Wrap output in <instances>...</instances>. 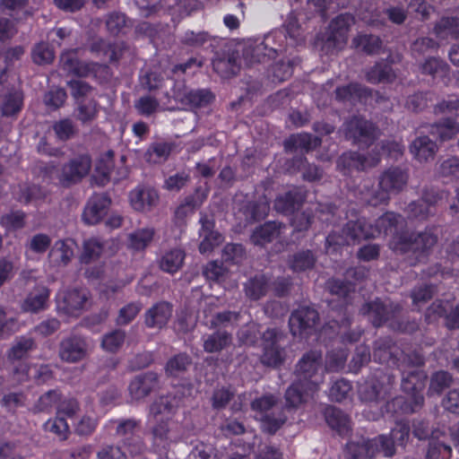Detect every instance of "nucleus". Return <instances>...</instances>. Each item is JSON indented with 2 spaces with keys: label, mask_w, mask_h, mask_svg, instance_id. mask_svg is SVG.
Here are the masks:
<instances>
[{
  "label": "nucleus",
  "mask_w": 459,
  "mask_h": 459,
  "mask_svg": "<svg viewBox=\"0 0 459 459\" xmlns=\"http://www.w3.org/2000/svg\"><path fill=\"white\" fill-rule=\"evenodd\" d=\"M402 222V216L394 212H386L380 216L376 224L369 223L366 218L359 217L350 220L338 235L335 231L326 238V252L332 254L337 251L338 247L356 244L361 240L375 238L381 233L390 235L396 230Z\"/></svg>",
  "instance_id": "f257e3e1"
},
{
  "label": "nucleus",
  "mask_w": 459,
  "mask_h": 459,
  "mask_svg": "<svg viewBox=\"0 0 459 459\" xmlns=\"http://www.w3.org/2000/svg\"><path fill=\"white\" fill-rule=\"evenodd\" d=\"M179 407V399L171 394L156 398L150 405L148 420L152 424V433L156 440L177 442L180 434L172 420Z\"/></svg>",
  "instance_id": "f03ea898"
},
{
  "label": "nucleus",
  "mask_w": 459,
  "mask_h": 459,
  "mask_svg": "<svg viewBox=\"0 0 459 459\" xmlns=\"http://www.w3.org/2000/svg\"><path fill=\"white\" fill-rule=\"evenodd\" d=\"M402 388L408 394L407 398L403 396L395 397L385 404L386 412L393 414L411 413L420 408L424 403L422 394L426 383V375L418 368L402 369Z\"/></svg>",
  "instance_id": "7ed1b4c3"
},
{
  "label": "nucleus",
  "mask_w": 459,
  "mask_h": 459,
  "mask_svg": "<svg viewBox=\"0 0 459 459\" xmlns=\"http://www.w3.org/2000/svg\"><path fill=\"white\" fill-rule=\"evenodd\" d=\"M408 181L407 172L399 167H391L379 177L377 189L371 188L369 181H364L359 189L361 199L370 205L386 204L392 194H397L403 189Z\"/></svg>",
  "instance_id": "20e7f679"
},
{
  "label": "nucleus",
  "mask_w": 459,
  "mask_h": 459,
  "mask_svg": "<svg viewBox=\"0 0 459 459\" xmlns=\"http://www.w3.org/2000/svg\"><path fill=\"white\" fill-rule=\"evenodd\" d=\"M404 220L402 217V222L398 225L396 230H393L391 239L389 240V247L394 252L402 254L412 252L415 254H424L433 247L437 238L430 231H424L414 234L408 233L403 230Z\"/></svg>",
  "instance_id": "39448f33"
},
{
  "label": "nucleus",
  "mask_w": 459,
  "mask_h": 459,
  "mask_svg": "<svg viewBox=\"0 0 459 459\" xmlns=\"http://www.w3.org/2000/svg\"><path fill=\"white\" fill-rule=\"evenodd\" d=\"M278 401L273 394H264L251 403V409L260 421L262 430L271 435L276 433L287 420L284 410L277 408Z\"/></svg>",
  "instance_id": "423d86ee"
},
{
  "label": "nucleus",
  "mask_w": 459,
  "mask_h": 459,
  "mask_svg": "<svg viewBox=\"0 0 459 459\" xmlns=\"http://www.w3.org/2000/svg\"><path fill=\"white\" fill-rule=\"evenodd\" d=\"M322 352L310 351L305 353L296 366L299 380L306 383V392L316 393L324 381Z\"/></svg>",
  "instance_id": "0eeeda50"
},
{
  "label": "nucleus",
  "mask_w": 459,
  "mask_h": 459,
  "mask_svg": "<svg viewBox=\"0 0 459 459\" xmlns=\"http://www.w3.org/2000/svg\"><path fill=\"white\" fill-rule=\"evenodd\" d=\"M354 22V17L349 13H342L333 19L325 32L323 50L333 53L344 48L348 41V33Z\"/></svg>",
  "instance_id": "6e6552de"
},
{
  "label": "nucleus",
  "mask_w": 459,
  "mask_h": 459,
  "mask_svg": "<svg viewBox=\"0 0 459 459\" xmlns=\"http://www.w3.org/2000/svg\"><path fill=\"white\" fill-rule=\"evenodd\" d=\"M91 160L88 155H81L74 158L65 164L60 169L55 166H49L51 177H56L58 183L68 187L80 182L90 172Z\"/></svg>",
  "instance_id": "1a4fd4ad"
},
{
  "label": "nucleus",
  "mask_w": 459,
  "mask_h": 459,
  "mask_svg": "<svg viewBox=\"0 0 459 459\" xmlns=\"http://www.w3.org/2000/svg\"><path fill=\"white\" fill-rule=\"evenodd\" d=\"M376 453L385 456L394 455V446L384 435L361 443L350 442L346 446V459H371Z\"/></svg>",
  "instance_id": "9d476101"
},
{
  "label": "nucleus",
  "mask_w": 459,
  "mask_h": 459,
  "mask_svg": "<svg viewBox=\"0 0 459 459\" xmlns=\"http://www.w3.org/2000/svg\"><path fill=\"white\" fill-rule=\"evenodd\" d=\"M59 314L78 317L89 306L90 293L86 289L61 290L56 295Z\"/></svg>",
  "instance_id": "9b49d317"
},
{
  "label": "nucleus",
  "mask_w": 459,
  "mask_h": 459,
  "mask_svg": "<svg viewBox=\"0 0 459 459\" xmlns=\"http://www.w3.org/2000/svg\"><path fill=\"white\" fill-rule=\"evenodd\" d=\"M283 333L276 328L267 329L263 333V354L261 362L268 367H278L285 359V351L280 342Z\"/></svg>",
  "instance_id": "f8f14e48"
},
{
  "label": "nucleus",
  "mask_w": 459,
  "mask_h": 459,
  "mask_svg": "<svg viewBox=\"0 0 459 459\" xmlns=\"http://www.w3.org/2000/svg\"><path fill=\"white\" fill-rule=\"evenodd\" d=\"M78 50H68L61 55L60 62L65 71L78 76H98V74H108V67L98 63L82 62L77 56Z\"/></svg>",
  "instance_id": "ddd939ff"
},
{
  "label": "nucleus",
  "mask_w": 459,
  "mask_h": 459,
  "mask_svg": "<svg viewBox=\"0 0 459 459\" xmlns=\"http://www.w3.org/2000/svg\"><path fill=\"white\" fill-rule=\"evenodd\" d=\"M381 160V153L378 146L371 151L368 156L365 157L358 152H350L343 153L337 161V168L345 173L346 169H355L364 170L376 167Z\"/></svg>",
  "instance_id": "4468645a"
},
{
  "label": "nucleus",
  "mask_w": 459,
  "mask_h": 459,
  "mask_svg": "<svg viewBox=\"0 0 459 459\" xmlns=\"http://www.w3.org/2000/svg\"><path fill=\"white\" fill-rule=\"evenodd\" d=\"M346 138L352 139L355 143L371 142L377 136L376 126L369 121L353 117L343 125Z\"/></svg>",
  "instance_id": "2eb2a0df"
},
{
  "label": "nucleus",
  "mask_w": 459,
  "mask_h": 459,
  "mask_svg": "<svg viewBox=\"0 0 459 459\" xmlns=\"http://www.w3.org/2000/svg\"><path fill=\"white\" fill-rule=\"evenodd\" d=\"M448 194L445 191L434 190L426 192L421 199L408 205L407 212L410 217L424 220L434 213V206L441 200L446 199Z\"/></svg>",
  "instance_id": "dca6fc26"
},
{
  "label": "nucleus",
  "mask_w": 459,
  "mask_h": 459,
  "mask_svg": "<svg viewBox=\"0 0 459 459\" xmlns=\"http://www.w3.org/2000/svg\"><path fill=\"white\" fill-rule=\"evenodd\" d=\"M89 351L86 340L80 335H71L65 338L59 348V356L68 363H76L83 359Z\"/></svg>",
  "instance_id": "f3484780"
},
{
  "label": "nucleus",
  "mask_w": 459,
  "mask_h": 459,
  "mask_svg": "<svg viewBox=\"0 0 459 459\" xmlns=\"http://www.w3.org/2000/svg\"><path fill=\"white\" fill-rule=\"evenodd\" d=\"M160 386L159 376L152 371L136 376L129 384L128 391L132 400L140 401Z\"/></svg>",
  "instance_id": "a211bd4d"
},
{
  "label": "nucleus",
  "mask_w": 459,
  "mask_h": 459,
  "mask_svg": "<svg viewBox=\"0 0 459 459\" xmlns=\"http://www.w3.org/2000/svg\"><path fill=\"white\" fill-rule=\"evenodd\" d=\"M319 319L317 311L310 307H300L290 316L289 325L291 333L302 335L307 330L312 329Z\"/></svg>",
  "instance_id": "6ab92c4d"
},
{
  "label": "nucleus",
  "mask_w": 459,
  "mask_h": 459,
  "mask_svg": "<svg viewBox=\"0 0 459 459\" xmlns=\"http://www.w3.org/2000/svg\"><path fill=\"white\" fill-rule=\"evenodd\" d=\"M158 191L150 186L140 185L129 194L130 204L138 212H149L159 203Z\"/></svg>",
  "instance_id": "aec40b11"
},
{
  "label": "nucleus",
  "mask_w": 459,
  "mask_h": 459,
  "mask_svg": "<svg viewBox=\"0 0 459 459\" xmlns=\"http://www.w3.org/2000/svg\"><path fill=\"white\" fill-rule=\"evenodd\" d=\"M360 311L363 315L368 316V319L375 326H379L384 322L394 317L400 311V307L394 305L390 301L382 302L377 299L374 302L365 304Z\"/></svg>",
  "instance_id": "412c9836"
},
{
  "label": "nucleus",
  "mask_w": 459,
  "mask_h": 459,
  "mask_svg": "<svg viewBox=\"0 0 459 459\" xmlns=\"http://www.w3.org/2000/svg\"><path fill=\"white\" fill-rule=\"evenodd\" d=\"M394 383V377L384 375L377 382L367 383L361 386L359 393L365 401L380 402L391 395Z\"/></svg>",
  "instance_id": "4be33fe9"
},
{
  "label": "nucleus",
  "mask_w": 459,
  "mask_h": 459,
  "mask_svg": "<svg viewBox=\"0 0 459 459\" xmlns=\"http://www.w3.org/2000/svg\"><path fill=\"white\" fill-rule=\"evenodd\" d=\"M110 204L111 201L106 194L93 195L84 207L83 221L88 225L97 224L107 214Z\"/></svg>",
  "instance_id": "5701e85b"
},
{
  "label": "nucleus",
  "mask_w": 459,
  "mask_h": 459,
  "mask_svg": "<svg viewBox=\"0 0 459 459\" xmlns=\"http://www.w3.org/2000/svg\"><path fill=\"white\" fill-rule=\"evenodd\" d=\"M440 316L446 317V324L448 328L459 327V307H452L448 301H435L428 308L426 318L429 322H432Z\"/></svg>",
  "instance_id": "b1692460"
},
{
  "label": "nucleus",
  "mask_w": 459,
  "mask_h": 459,
  "mask_svg": "<svg viewBox=\"0 0 459 459\" xmlns=\"http://www.w3.org/2000/svg\"><path fill=\"white\" fill-rule=\"evenodd\" d=\"M199 222L201 229L199 230L200 238H202L199 245V251L202 254H207L219 246L222 241L221 235L213 230L214 221L205 214H201Z\"/></svg>",
  "instance_id": "393cba45"
},
{
  "label": "nucleus",
  "mask_w": 459,
  "mask_h": 459,
  "mask_svg": "<svg viewBox=\"0 0 459 459\" xmlns=\"http://www.w3.org/2000/svg\"><path fill=\"white\" fill-rule=\"evenodd\" d=\"M437 146L429 136H419L410 145V152L419 162H428L434 159Z\"/></svg>",
  "instance_id": "a878e982"
},
{
  "label": "nucleus",
  "mask_w": 459,
  "mask_h": 459,
  "mask_svg": "<svg viewBox=\"0 0 459 459\" xmlns=\"http://www.w3.org/2000/svg\"><path fill=\"white\" fill-rule=\"evenodd\" d=\"M172 315V307L168 302H159L147 310L145 324L150 328H162Z\"/></svg>",
  "instance_id": "bb28decb"
},
{
  "label": "nucleus",
  "mask_w": 459,
  "mask_h": 459,
  "mask_svg": "<svg viewBox=\"0 0 459 459\" xmlns=\"http://www.w3.org/2000/svg\"><path fill=\"white\" fill-rule=\"evenodd\" d=\"M74 243L71 239L57 240L52 247L48 259L53 266H65L74 256Z\"/></svg>",
  "instance_id": "cd10ccee"
},
{
  "label": "nucleus",
  "mask_w": 459,
  "mask_h": 459,
  "mask_svg": "<svg viewBox=\"0 0 459 459\" xmlns=\"http://www.w3.org/2000/svg\"><path fill=\"white\" fill-rule=\"evenodd\" d=\"M14 375L19 382L34 378L39 383H44L52 378V371L48 365L29 367L22 363L15 368Z\"/></svg>",
  "instance_id": "c85d7f7f"
},
{
  "label": "nucleus",
  "mask_w": 459,
  "mask_h": 459,
  "mask_svg": "<svg viewBox=\"0 0 459 459\" xmlns=\"http://www.w3.org/2000/svg\"><path fill=\"white\" fill-rule=\"evenodd\" d=\"M49 290L44 286H39L29 293L24 299L22 308L25 312L37 313L48 306Z\"/></svg>",
  "instance_id": "c756f323"
},
{
  "label": "nucleus",
  "mask_w": 459,
  "mask_h": 459,
  "mask_svg": "<svg viewBox=\"0 0 459 459\" xmlns=\"http://www.w3.org/2000/svg\"><path fill=\"white\" fill-rule=\"evenodd\" d=\"M325 418L328 426L336 430L339 435L345 436L350 432V419L338 408L333 406L326 407L325 410Z\"/></svg>",
  "instance_id": "7c9ffc66"
},
{
  "label": "nucleus",
  "mask_w": 459,
  "mask_h": 459,
  "mask_svg": "<svg viewBox=\"0 0 459 459\" xmlns=\"http://www.w3.org/2000/svg\"><path fill=\"white\" fill-rule=\"evenodd\" d=\"M444 434L439 430L431 431V439L429 443V449L426 459H450L452 456V447L440 437Z\"/></svg>",
  "instance_id": "2f4dec72"
},
{
  "label": "nucleus",
  "mask_w": 459,
  "mask_h": 459,
  "mask_svg": "<svg viewBox=\"0 0 459 459\" xmlns=\"http://www.w3.org/2000/svg\"><path fill=\"white\" fill-rule=\"evenodd\" d=\"M232 334L225 330H219L204 338V350L208 353H217L230 347Z\"/></svg>",
  "instance_id": "473e14b6"
},
{
  "label": "nucleus",
  "mask_w": 459,
  "mask_h": 459,
  "mask_svg": "<svg viewBox=\"0 0 459 459\" xmlns=\"http://www.w3.org/2000/svg\"><path fill=\"white\" fill-rule=\"evenodd\" d=\"M282 226L276 221H269L263 226L255 229L251 236V240L255 245H265L280 237Z\"/></svg>",
  "instance_id": "72a5a7b5"
},
{
  "label": "nucleus",
  "mask_w": 459,
  "mask_h": 459,
  "mask_svg": "<svg viewBox=\"0 0 459 459\" xmlns=\"http://www.w3.org/2000/svg\"><path fill=\"white\" fill-rule=\"evenodd\" d=\"M321 143L318 137L307 133H300L290 135L285 142L284 147L287 151L302 150L308 152Z\"/></svg>",
  "instance_id": "f704fd0d"
},
{
  "label": "nucleus",
  "mask_w": 459,
  "mask_h": 459,
  "mask_svg": "<svg viewBox=\"0 0 459 459\" xmlns=\"http://www.w3.org/2000/svg\"><path fill=\"white\" fill-rule=\"evenodd\" d=\"M304 199L302 193L294 188L284 195H279L274 201V208L283 213H290L299 206Z\"/></svg>",
  "instance_id": "c9c22d12"
},
{
  "label": "nucleus",
  "mask_w": 459,
  "mask_h": 459,
  "mask_svg": "<svg viewBox=\"0 0 459 459\" xmlns=\"http://www.w3.org/2000/svg\"><path fill=\"white\" fill-rule=\"evenodd\" d=\"M175 144L171 142L160 141L152 143L144 153V160L149 163H160L169 158Z\"/></svg>",
  "instance_id": "e433bc0d"
},
{
  "label": "nucleus",
  "mask_w": 459,
  "mask_h": 459,
  "mask_svg": "<svg viewBox=\"0 0 459 459\" xmlns=\"http://www.w3.org/2000/svg\"><path fill=\"white\" fill-rule=\"evenodd\" d=\"M23 96L21 91H13L4 95L0 100V110L4 117L16 116L22 108Z\"/></svg>",
  "instance_id": "4c0bfd02"
},
{
  "label": "nucleus",
  "mask_w": 459,
  "mask_h": 459,
  "mask_svg": "<svg viewBox=\"0 0 459 459\" xmlns=\"http://www.w3.org/2000/svg\"><path fill=\"white\" fill-rule=\"evenodd\" d=\"M336 99L342 101H362L369 95V91L359 83H351L347 86L339 87L335 91Z\"/></svg>",
  "instance_id": "58836bf2"
},
{
  "label": "nucleus",
  "mask_w": 459,
  "mask_h": 459,
  "mask_svg": "<svg viewBox=\"0 0 459 459\" xmlns=\"http://www.w3.org/2000/svg\"><path fill=\"white\" fill-rule=\"evenodd\" d=\"M315 393L306 392V383L297 380L294 382L285 393V400L287 407L296 408L301 403L307 402V398Z\"/></svg>",
  "instance_id": "ea45409f"
},
{
  "label": "nucleus",
  "mask_w": 459,
  "mask_h": 459,
  "mask_svg": "<svg viewBox=\"0 0 459 459\" xmlns=\"http://www.w3.org/2000/svg\"><path fill=\"white\" fill-rule=\"evenodd\" d=\"M269 210V202L265 197H264L257 203L248 202L247 204L239 208V212L244 215L247 222H252L264 218L268 214Z\"/></svg>",
  "instance_id": "a19ab883"
},
{
  "label": "nucleus",
  "mask_w": 459,
  "mask_h": 459,
  "mask_svg": "<svg viewBox=\"0 0 459 459\" xmlns=\"http://www.w3.org/2000/svg\"><path fill=\"white\" fill-rule=\"evenodd\" d=\"M420 70L421 74L433 79H443L448 76L449 65L438 57H429L420 65Z\"/></svg>",
  "instance_id": "79ce46f5"
},
{
  "label": "nucleus",
  "mask_w": 459,
  "mask_h": 459,
  "mask_svg": "<svg viewBox=\"0 0 459 459\" xmlns=\"http://www.w3.org/2000/svg\"><path fill=\"white\" fill-rule=\"evenodd\" d=\"M395 77V73L390 65L383 62L377 63L366 74V79L370 83L391 82Z\"/></svg>",
  "instance_id": "37998d69"
},
{
  "label": "nucleus",
  "mask_w": 459,
  "mask_h": 459,
  "mask_svg": "<svg viewBox=\"0 0 459 459\" xmlns=\"http://www.w3.org/2000/svg\"><path fill=\"white\" fill-rule=\"evenodd\" d=\"M316 258L309 250H303L295 253L289 259V266L295 273L305 272L313 269Z\"/></svg>",
  "instance_id": "c03bdc74"
},
{
  "label": "nucleus",
  "mask_w": 459,
  "mask_h": 459,
  "mask_svg": "<svg viewBox=\"0 0 459 459\" xmlns=\"http://www.w3.org/2000/svg\"><path fill=\"white\" fill-rule=\"evenodd\" d=\"M184 259V251L179 248H174L169 252H166L161 256L160 261V267L164 272L174 273L181 268Z\"/></svg>",
  "instance_id": "a18cd8bd"
},
{
  "label": "nucleus",
  "mask_w": 459,
  "mask_h": 459,
  "mask_svg": "<svg viewBox=\"0 0 459 459\" xmlns=\"http://www.w3.org/2000/svg\"><path fill=\"white\" fill-rule=\"evenodd\" d=\"M35 342L30 337L21 336L15 339L13 346L9 350L7 356L11 360H19L27 357V355L35 349Z\"/></svg>",
  "instance_id": "49530a36"
},
{
  "label": "nucleus",
  "mask_w": 459,
  "mask_h": 459,
  "mask_svg": "<svg viewBox=\"0 0 459 459\" xmlns=\"http://www.w3.org/2000/svg\"><path fill=\"white\" fill-rule=\"evenodd\" d=\"M213 70L223 78L235 75L239 71V65L233 56L228 57H216L212 60Z\"/></svg>",
  "instance_id": "de8ad7c7"
},
{
  "label": "nucleus",
  "mask_w": 459,
  "mask_h": 459,
  "mask_svg": "<svg viewBox=\"0 0 459 459\" xmlns=\"http://www.w3.org/2000/svg\"><path fill=\"white\" fill-rule=\"evenodd\" d=\"M176 98L187 102L193 107H204L211 103L214 96L210 91L195 90L186 91L184 96L177 94Z\"/></svg>",
  "instance_id": "09e8293b"
},
{
  "label": "nucleus",
  "mask_w": 459,
  "mask_h": 459,
  "mask_svg": "<svg viewBox=\"0 0 459 459\" xmlns=\"http://www.w3.org/2000/svg\"><path fill=\"white\" fill-rule=\"evenodd\" d=\"M268 290V281L264 275H257L250 279L245 285L246 295L257 300L265 295Z\"/></svg>",
  "instance_id": "8fccbe9b"
},
{
  "label": "nucleus",
  "mask_w": 459,
  "mask_h": 459,
  "mask_svg": "<svg viewBox=\"0 0 459 459\" xmlns=\"http://www.w3.org/2000/svg\"><path fill=\"white\" fill-rule=\"evenodd\" d=\"M104 250V242L98 238H91L83 242L81 261L88 264L98 259Z\"/></svg>",
  "instance_id": "3c124183"
},
{
  "label": "nucleus",
  "mask_w": 459,
  "mask_h": 459,
  "mask_svg": "<svg viewBox=\"0 0 459 459\" xmlns=\"http://www.w3.org/2000/svg\"><path fill=\"white\" fill-rule=\"evenodd\" d=\"M352 45L368 54H376L381 48L382 41L375 35L359 34L352 39Z\"/></svg>",
  "instance_id": "603ef678"
},
{
  "label": "nucleus",
  "mask_w": 459,
  "mask_h": 459,
  "mask_svg": "<svg viewBox=\"0 0 459 459\" xmlns=\"http://www.w3.org/2000/svg\"><path fill=\"white\" fill-rule=\"evenodd\" d=\"M435 32L441 39L451 36L453 39H459V19L454 17L442 18L437 23Z\"/></svg>",
  "instance_id": "864d4df0"
},
{
  "label": "nucleus",
  "mask_w": 459,
  "mask_h": 459,
  "mask_svg": "<svg viewBox=\"0 0 459 459\" xmlns=\"http://www.w3.org/2000/svg\"><path fill=\"white\" fill-rule=\"evenodd\" d=\"M154 230L152 228L137 230L128 235V246L134 250L145 248L152 240Z\"/></svg>",
  "instance_id": "5fc2aeb1"
},
{
  "label": "nucleus",
  "mask_w": 459,
  "mask_h": 459,
  "mask_svg": "<svg viewBox=\"0 0 459 459\" xmlns=\"http://www.w3.org/2000/svg\"><path fill=\"white\" fill-rule=\"evenodd\" d=\"M191 364V359L186 353H179L169 359L166 364V374L178 377L184 373Z\"/></svg>",
  "instance_id": "6e6d98bb"
},
{
  "label": "nucleus",
  "mask_w": 459,
  "mask_h": 459,
  "mask_svg": "<svg viewBox=\"0 0 459 459\" xmlns=\"http://www.w3.org/2000/svg\"><path fill=\"white\" fill-rule=\"evenodd\" d=\"M60 393L57 390H49L42 394L33 407L34 412H49L54 407H57L60 400Z\"/></svg>",
  "instance_id": "4d7b16f0"
},
{
  "label": "nucleus",
  "mask_w": 459,
  "mask_h": 459,
  "mask_svg": "<svg viewBox=\"0 0 459 459\" xmlns=\"http://www.w3.org/2000/svg\"><path fill=\"white\" fill-rule=\"evenodd\" d=\"M91 51L103 54L109 61H117L121 56V48L111 45L103 39H97L91 46Z\"/></svg>",
  "instance_id": "13d9d810"
},
{
  "label": "nucleus",
  "mask_w": 459,
  "mask_h": 459,
  "mask_svg": "<svg viewBox=\"0 0 459 459\" xmlns=\"http://www.w3.org/2000/svg\"><path fill=\"white\" fill-rule=\"evenodd\" d=\"M285 30L292 44H299L304 41V34L297 19L295 12H290L285 22Z\"/></svg>",
  "instance_id": "bf43d9fd"
},
{
  "label": "nucleus",
  "mask_w": 459,
  "mask_h": 459,
  "mask_svg": "<svg viewBox=\"0 0 459 459\" xmlns=\"http://www.w3.org/2000/svg\"><path fill=\"white\" fill-rule=\"evenodd\" d=\"M44 429L48 432L55 434L61 440L67 438L69 434V425L66 420L59 415L53 419H49L44 423Z\"/></svg>",
  "instance_id": "052dcab7"
},
{
  "label": "nucleus",
  "mask_w": 459,
  "mask_h": 459,
  "mask_svg": "<svg viewBox=\"0 0 459 459\" xmlns=\"http://www.w3.org/2000/svg\"><path fill=\"white\" fill-rule=\"evenodd\" d=\"M126 339V333L122 330H115L102 338L101 347L108 352H117L123 345Z\"/></svg>",
  "instance_id": "680f3d73"
},
{
  "label": "nucleus",
  "mask_w": 459,
  "mask_h": 459,
  "mask_svg": "<svg viewBox=\"0 0 459 459\" xmlns=\"http://www.w3.org/2000/svg\"><path fill=\"white\" fill-rule=\"evenodd\" d=\"M240 314L234 311H223L216 313L210 320L211 328L228 327L236 325Z\"/></svg>",
  "instance_id": "e2e57ef3"
},
{
  "label": "nucleus",
  "mask_w": 459,
  "mask_h": 459,
  "mask_svg": "<svg viewBox=\"0 0 459 459\" xmlns=\"http://www.w3.org/2000/svg\"><path fill=\"white\" fill-rule=\"evenodd\" d=\"M459 132V125L452 120L446 119L442 123L432 127V133L438 135L441 141H446L454 137Z\"/></svg>",
  "instance_id": "0e129e2a"
},
{
  "label": "nucleus",
  "mask_w": 459,
  "mask_h": 459,
  "mask_svg": "<svg viewBox=\"0 0 459 459\" xmlns=\"http://www.w3.org/2000/svg\"><path fill=\"white\" fill-rule=\"evenodd\" d=\"M453 381L452 376L446 371H438L432 375L429 393L439 394Z\"/></svg>",
  "instance_id": "69168bd1"
},
{
  "label": "nucleus",
  "mask_w": 459,
  "mask_h": 459,
  "mask_svg": "<svg viewBox=\"0 0 459 459\" xmlns=\"http://www.w3.org/2000/svg\"><path fill=\"white\" fill-rule=\"evenodd\" d=\"M205 197L206 195H203L202 198H196L195 195L186 197L185 202L177 208L175 212L176 218L183 221L188 215L193 214L195 210L202 204Z\"/></svg>",
  "instance_id": "338daca9"
},
{
  "label": "nucleus",
  "mask_w": 459,
  "mask_h": 459,
  "mask_svg": "<svg viewBox=\"0 0 459 459\" xmlns=\"http://www.w3.org/2000/svg\"><path fill=\"white\" fill-rule=\"evenodd\" d=\"M160 107V103L154 97L146 95L142 96L134 102V108L137 112L145 117H149L155 113Z\"/></svg>",
  "instance_id": "774afa93"
}]
</instances>
